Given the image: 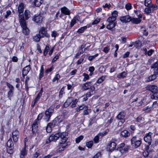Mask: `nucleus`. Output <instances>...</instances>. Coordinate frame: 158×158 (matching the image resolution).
I'll use <instances>...</instances> for the list:
<instances>
[{
    "label": "nucleus",
    "instance_id": "2f4dec72",
    "mask_svg": "<svg viewBox=\"0 0 158 158\" xmlns=\"http://www.w3.org/2000/svg\"><path fill=\"white\" fill-rule=\"evenodd\" d=\"M128 149V147H125L123 148H120L118 151L121 153H124V152H127Z\"/></svg>",
    "mask_w": 158,
    "mask_h": 158
},
{
    "label": "nucleus",
    "instance_id": "69168bd1",
    "mask_svg": "<svg viewBox=\"0 0 158 158\" xmlns=\"http://www.w3.org/2000/svg\"><path fill=\"white\" fill-rule=\"evenodd\" d=\"M154 52V51L153 50L151 49L148 51L147 53V54L149 56H150L152 55V53Z\"/></svg>",
    "mask_w": 158,
    "mask_h": 158
},
{
    "label": "nucleus",
    "instance_id": "8fccbe9b",
    "mask_svg": "<svg viewBox=\"0 0 158 158\" xmlns=\"http://www.w3.org/2000/svg\"><path fill=\"white\" fill-rule=\"evenodd\" d=\"M148 7L146 8L144 10V12L147 14L151 13L149 7Z\"/></svg>",
    "mask_w": 158,
    "mask_h": 158
},
{
    "label": "nucleus",
    "instance_id": "f03ea898",
    "mask_svg": "<svg viewBox=\"0 0 158 158\" xmlns=\"http://www.w3.org/2000/svg\"><path fill=\"white\" fill-rule=\"evenodd\" d=\"M19 22L22 28V32L25 35H27L29 33V30L27 26L26 22L24 19H23V16H20Z\"/></svg>",
    "mask_w": 158,
    "mask_h": 158
},
{
    "label": "nucleus",
    "instance_id": "a878e982",
    "mask_svg": "<svg viewBox=\"0 0 158 158\" xmlns=\"http://www.w3.org/2000/svg\"><path fill=\"white\" fill-rule=\"evenodd\" d=\"M109 23L107 26L106 27L109 29H111L114 28L115 26L114 23L109 22Z\"/></svg>",
    "mask_w": 158,
    "mask_h": 158
},
{
    "label": "nucleus",
    "instance_id": "052dcab7",
    "mask_svg": "<svg viewBox=\"0 0 158 158\" xmlns=\"http://www.w3.org/2000/svg\"><path fill=\"white\" fill-rule=\"evenodd\" d=\"M11 13V12L10 10H7L6 11V14L5 15V17L6 18H7L8 16L10 15Z\"/></svg>",
    "mask_w": 158,
    "mask_h": 158
},
{
    "label": "nucleus",
    "instance_id": "0eeeda50",
    "mask_svg": "<svg viewBox=\"0 0 158 158\" xmlns=\"http://www.w3.org/2000/svg\"><path fill=\"white\" fill-rule=\"evenodd\" d=\"M39 34H40V36L41 37H46L48 38L50 37L49 35L47 32L46 28L44 27H42L41 28L39 31Z\"/></svg>",
    "mask_w": 158,
    "mask_h": 158
},
{
    "label": "nucleus",
    "instance_id": "dca6fc26",
    "mask_svg": "<svg viewBox=\"0 0 158 158\" xmlns=\"http://www.w3.org/2000/svg\"><path fill=\"white\" fill-rule=\"evenodd\" d=\"M152 69H154V73L158 75V61L153 63L151 66Z\"/></svg>",
    "mask_w": 158,
    "mask_h": 158
},
{
    "label": "nucleus",
    "instance_id": "20e7f679",
    "mask_svg": "<svg viewBox=\"0 0 158 158\" xmlns=\"http://www.w3.org/2000/svg\"><path fill=\"white\" fill-rule=\"evenodd\" d=\"M94 83L92 81L87 82L86 83L84 84L82 86V88L84 90L90 89L91 91L93 92L95 89L94 86Z\"/></svg>",
    "mask_w": 158,
    "mask_h": 158
},
{
    "label": "nucleus",
    "instance_id": "0e129e2a",
    "mask_svg": "<svg viewBox=\"0 0 158 158\" xmlns=\"http://www.w3.org/2000/svg\"><path fill=\"white\" fill-rule=\"evenodd\" d=\"M39 155L40 153L37 152H36L35 154H34L32 158H37Z\"/></svg>",
    "mask_w": 158,
    "mask_h": 158
},
{
    "label": "nucleus",
    "instance_id": "c756f323",
    "mask_svg": "<svg viewBox=\"0 0 158 158\" xmlns=\"http://www.w3.org/2000/svg\"><path fill=\"white\" fill-rule=\"evenodd\" d=\"M148 146H147L145 149L146 150L144 151L143 153V156H144V157H147L149 155V152L148 151H147V150H148Z\"/></svg>",
    "mask_w": 158,
    "mask_h": 158
},
{
    "label": "nucleus",
    "instance_id": "58836bf2",
    "mask_svg": "<svg viewBox=\"0 0 158 158\" xmlns=\"http://www.w3.org/2000/svg\"><path fill=\"white\" fill-rule=\"evenodd\" d=\"M151 109V107L148 106L144 108L143 110L145 111V112H148L150 111Z\"/></svg>",
    "mask_w": 158,
    "mask_h": 158
},
{
    "label": "nucleus",
    "instance_id": "79ce46f5",
    "mask_svg": "<svg viewBox=\"0 0 158 158\" xmlns=\"http://www.w3.org/2000/svg\"><path fill=\"white\" fill-rule=\"evenodd\" d=\"M83 138V136L82 135L79 136L78 137L76 138V142L77 143H78L80 142L81 140Z\"/></svg>",
    "mask_w": 158,
    "mask_h": 158
},
{
    "label": "nucleus",
    "instance_id": "6e6d98bb",
    "mask_svg": "<svg viewBox=\"0 0 158 158\" xmlns=\"http://www.w3.org/2000/svg\"><path fill=\"white\" fill-rule=\"evenodd\" d=\"M46 131L47 132H51L52 131V128L47 125L46 128Z\"/></svg>",
    "mask_w": 158,
    "mask_h": 158
},
{
    "label": "nucleus",
    "instance_id": "e2e57ef3",
    "mask_svg": "<svg viewBox=\"0 0 158 158\" xmlns=\"http://www.w3.org/2000/svg\"><path fill=\"white\" fill-rule=\"evenodd\" d=\"M143 119L142 117L141 116L138 117L136 119V121L138 122H140Z\"/></svg>",
    "mask_w": 158,
    "mask_h": 158
},
{
    "label": "nucleus",
    "instance_id": "49530a36",
    "mask_svg": "<svg viewBox=\"0 0 158 158\" xmlns=\"http://www.w3.org/2000/svg\"><path fill=\"white\" fill-rule=\"evenodd\" d=\"M83 75L84 77V78L83 79V81H85L89 79V76L88 74L85 73H84Z\"/></svg>",
    "mask_w": 158,
    "mask_h": 158
},
{
    "label": "nucleus",
    "instance_id": "603ef678",
    "mask_svg": "<svg viewBox=\"0 0 158 158\" xmlns=\"http://www.w3.org/2000/svg\"><path fill=\"white\" fill-rule=\"evenodd\" d=\"M98 54L97 53L94 55L90 56H89V57L88 58V59L90 61L92 60L93 59L95 58L96 57L98 56Z\"/></svg>",
    "mask_w": 158,
    "mask_h": 158
},
{
    "label": "nucleus",
    "instance_id": "473e14b6",
    "mask_svg": "<svg viewBox=\"0 0 158 158\" xmlns=\"http://www.w3.org/2000/svg\"><path fill=\"white\" fill-rule=\"evenodd\" d=\"M56 123V120H53L52 122L49 123L48 125L52 128L55 127Z\"/></svg>",
    "mask_w": 158,
    "mask_h": 158
},
{
    "label": "nucleus",
    "instance_id": "2eb2a0df",
    "mask_svg": "<svg viewBox=\"0 0 158 158\" xmlns=\"http://www.w3.org/2000/svg\"><path fill=\"white\" fill-rule=\"evenodd\" d=\"M31 69L30 65H27L22 70V75L23 77L26 75Z\"/></svg>",
    "mask_w": 158,
    "mask_h": 158
},
{
    "label": "nucleus",
    "instance_id": "9b49d317",
    "mask_svg": "<svg viewBox=\"0 0 158 158\" xmlns=\"http://www.w3.org/2000/svg\"><path fill=\"white\" fill-rule=\"evenodd\" d=\"M32 131L33 134H35L38 131V124L36 120H35L31 126Z\"/></svg>",
    "mask_w": 158,
    "mask_h": 158
},
{
    "label": "nucleus",
    "instance_id": "3c124183",
    "mask_svg": "<svg viewBox=\"0 0 158 158\" xmlns=\"http://www.w3.org/2000/svg\"><path fill=\"white\" fill-rule=\"evenodd\" d=\"M60 77V76L59 74H57L56 75L55 77L52 79V81L53 82L55 81L56 80H58Z\"/></svg>",
    "mask_w": 158,
    "mask_h": 158
},
{
    "label": "nucleus",
    "instance_id": "412c9836",
    "mask_svg": "<svg viewBox=\"0 0 158 158\" xmlns=\"http://www.w3.org/2000/svg\"><path fill=\"white\" fill-rule=\"evenodd\" d=\"M91 112V109H89L87 106L85 107V108L83 112V115H88L89 113H90Z\"/></svg>",
    "mask_w": 158,
    "mask_h": 158
},
{
    "label": "nucleus",
    "instance_id": "a211bd4d",
    "mask_svg": "<svg viewBox=\"0 0 158 158\" xmlns=\"http://www.w3.org/2000/svg\"><path fill=\"white\" fill-rule=\"evenodd\" d=\"M73 100V98L69 97L64 104V106L65 107H68L72 102Z\"/></svg>",
    "mask_w": 158,
    "mask_h": 158
},
{
    "label": "nucleus",
    "instance_id": "a18cd8bd",
    "mask_svg": "<svg viewBox=\"0 0 158 158\" xmlns=\"http://www.w3.org/2000/svg\"><path fill=\"white\" fill-rule=\"evenodd\" d=\"M44 114L43 113H41L39 114L38 115L37 118L35 120H37V122H38V121L40 120L43 117V116H44Z\"/></svg>",
    "mask_w": 158,
    "mask_h": 158
},
{
    "label": "nucleus",
    "instance_id": "1a4fd4ad",
    "mask_svg": "<svg viewBox=\"0 0 158 158\" xmlns=\"http://www.w3.org/2000/svg\"><path fill=\"white\" fill-rule=\"evenodd\" d=\"M24 8V4L23 3H20L18 7V11L19 13V18L20 16H23V19H24V16L23 14Z\"/></svg>",
    "mask_w": 158,
    "mask_h": 158
},
{
    "label": "nucleus",
    "instance_id": "c85d7f7f",
    "mask_svg": "<svg viewBox=\"0 0 158 158\" xmlns=\"http://www.w3.org/2000/svg\"><path fill=\"white\" fill-rule=\"evenodd\" d=\"M126 75V73L125 72H123L121 73H119L117 76L118 78H123L125 77Z\"/></svg>",
    "mask_w": 158,
    "mask_h": 158
},
{
    "label": "nucleus",
    "instance_id": "de8ad7c7",
    "mask_svg": "<svg viewBox=\"0 0 158 158\" xmlns=\"http://www.w3.org/2000/svg\"><path fill=\"white\" fill-rule=\"evenodd\" d=\"M58 35V34L55 31H52L51 34V36L52 37H54V39H55L56 37Z\"/></svg>",
    "mask_w": 158,
    "mask_h": 158
},
{
    "label": "nucleus",
    "instance_id": "774afa93",
    "mask_svg": "<svg viewBox=\"0 0 158 158\" xmlns=\"http://www.w3.org/2000/svg\"><path fill=\"white\" fill-rule=\"evenodd\" d=\"M13 91L9 90L8 93V97H11L13 95Z\"/></svg>",
    "mask_w": 158,
    "mask_h": 158
},
{
    "label": "nucleus",
    "instance_id": "680f3d73",
    "mask_svg": "<svg viewBox=\"0 0 158 158\" xmlns=\"http://www.w3.org/2000/svg\"><path fill=\"white\" fill-rule=\"evenodd\" d=\"M59 58V56L58 55H56L53 58L52 60V62H54Z\"/></svg>",
    "mask_w": 158,
    "mask_h": 158
},
{
    "label": "nucleus",
    "instance_id": "393cba45",
    "mask_svg": "<svg viewBox=\"0 0 158 158\" xmlns=\"http://www.w3.org/2000/svg\"><path fill=\"white\" fill-rule=\"evenodd\" d=\"M42 38L40 36V34H38L36 35L33 37L34 40L36 42H38L40 40V39Z\"/></svg>",
    "mask_w": 158,
    "mask_h": 158
},
{
    "label": "nucleus",
    "instance_id": "39448f33",
    "mask_svg": "<svg viewBox=\"0 0 158 158\" xmlns=\"http://www.w3.org/2000/svg\"><path fill=\"white\" fill-rule=\"evenodd\" d=\"M131 144L132 146L135 148H137L139 147L141 144V141L140 139H137L136 136H134L131 139Z\"/></svg>",
    "mask_w": 158,
    "mask_h": 158
},
{
    "label": "nucleus",
    "instance_id": "7c9ffc66",
    "mask_svg": "<svg viewBox=\"0 0 158 158\" xmlns=\"http://www.w3.org/2000/svg\"><path fill=\"white\" fill-rule=\"evenodd\" d=\"M116 19V18L112 16L111 17H109L107 19V21L109 22L114 23V22Z\"/></svg>",
    "mask_w": 158,
    "mask_h": 158
},
{
    "label": "nucleus",
    "instance_id": "aec40b11",
    "mask_svg": "<svg viewBox=\"0 0 158 158\" xmlns=\"http://www.w3.org/2000/svg\"><path fill=\"white\" fill-rule=\"evenodd\" d=\"M121 135L125 138L128 137L130 135V133L126 130L122 131L120 133Z\"/></svg>",
    "mask_w": 158,
    "mask_h": 158
},
{
    "label": "nucleus",
    "instance_id": "864d4df0",
    "mask_svg": "<svg viewBox=\"0 0 158 158\" xmlns=\"http://www.w3.org/2000/svg\"><path fill=\"white\" fill-rule=\"evenodd\" d=\"M105 79V77L102 76L99 78L97 81V82L98 83H101Z\"/></svg>",
    "mask_w": 158,
    "mask_h": 158
},
{
    "label": "nucleus",
    "instance_id": "13d9d810",
    "mask_svg": "<svg viewBox=\"0 0 158 158\" xmlns=\"http://www.w3.org/2000/svg\"><path fill=\"white\" fill-rule=\"evenodd\" d=\"M26 154L25 148H23L21 151V155L24 156Z\"/></svg>",
    "mask_w": 158,
    "mask_h": 158
},
{
    "label": "nucleus",
    "instance_id": "cd10ccee",
    "mask_svg": "<svg viewBox=\"0 0 158 158\" xmlns=\"http://www.w3.org/2000/svg\"><path fill=\"white\" fill-rule=\"evenodd\" d=\"M151 12H153L157 9V6L156 5H152L149 6Z\"/></svg>",
    "mask_w": 158,
    "mask_h": 158
},
{
    "label": "nucleus",
    "instance_id": "a19ab883",
    "mask_svg": "<svg viewBox=\"0 0 158 158\" xmlns=\"http://www.w3.org/2000/svg\"><path fill=\"white\" fill-rule=\"evenodd\" d=\"M6 85L8 87L9 89V90L14 91V87L11 85L8 82H6Z\"/></svg>",
    "mask_w": 158,
    "mask_h": 158
},
{
    "label": "nucleus",
    "instance_id": "7ed1b4c3",
    "mask_svg": "<svg viewBox=\"0 0 158 158\" xmlns=\"http://www.w3.org/2000/svg\"><path fill=\"white\" fill-rule=\"evenodd\" d=\"M53 111L54 109L52 107H50L45 111V116L44 119L46 122H48L49 121Z\"/></svg>",
    "mask_w": 158,
    "mask_h": 158
},
{
    "label": "nucleus",
    "instance_id": "f8f14e48",
    "mask_svg": "<svg viewBox=\"0 0 158 158\" xmlns=\"http://www.w3.org/2000/svg\"><path fill=\"white\" fill-rule=\"evenodd\" d=\"M120 19L123 23H126L131 21V17L129 15H127L120 17Z\"/></svg>",
    "mask_w": 158,
    "mask_h": 158
},
{
    "label": "nucleus",
    "instance_id": "c9c22d12",
    "mask_svg": "<svg viewBox=\"0 0 158 158\" xmlns=\"http://www.w3.org/2000/svg\"><path fill=\"white\" fill-rule=\"evenodd\" d=\"M93 143V141H90L86 143V145L88 148H90L92 146Z\"/></svg>",
    "mask_w": 158,
    "mask_h": 158
},
{
    "label": "nucleus",
    "instance_id": "c03bdc74",
    "mask_svg": "<svg viewBox=\"0 0 158 158\" xmlns=\"http://www.w3.org/2000/svg\"><path fill=\"white\" fill-rule=\"evenodd\" d=\"M125 7L127 10H129L131 9V4L130 3H128L125 5Z\"/></svg>",
    "mask_w": 158,
    "mask_h": 158
},
{
    "label": "nucleus",
    "instance_id": "37998d69",
    "mask_svg": "<svg viewBox=\"0 0 158 158\" xmlns=\"http://www.w3.org/2000/svg\"><path fill=\"white\" fill-rule=\"evenodd\" d=\"M76 23V18H74L72 20L71 23H70V27H72L74 24H75Z\"/></svg>",
    "mask_w": 158,
    "mask_h": 158
},
{
    "label": "nucleus",
    "instance_id": "f704fd0d",
    "mask_svg": "<svg viewBox=\"0 0 158 158\" xmlns=\"http://www.w3.org/2000/svg\"><path fill=\"white\" fill-rule=\"evenodd\" d=\"M87 28L86 26H84L79 28L77 31L78 33H81L84 32V31Z\"/></svg>",
    "mask_w": 158,
    "mask_h": 158
},
{
    "label": "nucleus",
    "instance_id": "b1692460",
    "mask_svg": "<svg viewBox=\"0 0 158 158\" xmlns=\"http://www.w3.org/2000/svg\"><path fill=\"white\" fill-rule=\"evenodd\" d=\"M141 20L140 19H139L138 18H132L131 20V22L134 23L135 24H138L140 23Z\"/></svg>",
    "mask_w": 158,
    "mask_h": 158
},
{
    "label": "nucleus",
    "instance_id": "bb28decb",
    "mask_svg": "<svg viewBox=\"0 0 158 158\" xmlns=\"http://www.w3.org/2000/svg\"><path fill=\"white\" fill-rule=\"evenodd\" d=\"M7 145L8 147L9 148H12L13 147L14 144L12 140L10 138L8 140Z\"/></svg>",
    "mask_w": 158,
    "mask_h": 158
},
{
    "label": "nucleus",
    "instance_id": "ddd939ff",
    "mask_svg": "<svg viewBox=\"0 0 158 158\" xmlns=\"http://www.w3.org/2000/svg\"><path fill=\"white\" fill-rule=\"evenodd\" d=\"M19 132L17 130H15L13 131L12 133L13 140L14 142H16L18 140L19 137Z\"/></svg>",
    "mask_w": 158,
    "mask_h": 158
},
{
    "label": "nucleus",
    "instance_id": "f3484780",
    "mask_svg": "<svg viewBox=\"0 0 158 158\" xmlns=\"http://www.w3.org/2000/svg\"><path fill=\"white\" fill-rule=\"evenodd\" d=\"M61 12L65 15H69L70 14V11L65 6L61 7L60 9Z\"/></svg>",
    "mask_w": 158,
    "mask_h": 158
},
{
    "label": "nucleus",
    "instance_id": "e433bc0d",
    "mask_svg": "<svg viewBox=\"0 0 158 158\" xmlns=\"http://www.w3.org/2000/svg\"><path fill=\"white\" fill-rule=\"evenodd\" d=\"M151 3V0H145L144 2V5L146 6H149L151 5L150 4Z\"/></svg>",
    "mask_w": 158,
    "mask_h": 158
},
{
    "label": "nucleus",
    "instance_id": "5701e85b",
    "mask_svg": "<svg viewBox=\"0 0 158 158\" xmlns=\"http://www.w3.org/2000/svg\"><path fill=\"white\" fill-rule=\"evenodd\" d=\"M124 115L125 114L123 112H120L117 116V118L118 119H122L123 120V119L124 117Z\"/></svg>",
    "mask_w": 158,
    "mask_h": 158
},
{
    "label": "nucleus",
    "instance_id": "09e8293b",
    "mask_svg": "<svg viewBox=\"0 0 158 158\" xmlns=\"http://www.w3.org/2000/svg\"><path fill=\"white\" fill-rule=\"evenodd\" d=\"M13 148H9L7 149V152L10 154H11L13 152Z\"/></svg>",
    "mask_w": 158,
    "mask_h": 158
},
{
    "label": "nucleus",
    "instance_id": "f257e3e1",
    "mask_svg": "<svg viewBox=\"0 0 158 158\" xmlns=\"http://www.w3.org/2000/svg\"><path fill=\"white\" fill-rule=\"evenodd\" d=\"M68 135V133L66 132H63L61 133H56L55 135H52L50 136L49 138V142L47 141V143H48L52 141H56L59 137L61 139V141L60 142V144H64L65 143L67 140V136Z\"/></svg>",
    "mask_w": 158,
    "mask_h": 158
},
{
    "label": "nucleus",
    "instance_id": "5fc2aeb1",
    "mask_svg": "<svg viewBox=\"0 0 158 158\" xmlns=\"http://www.w3.org/2000/svg\"><path fill=\"white\" fill-rule=\"evenodd\" d=\"M98 135L96 136L94 139V142L95 143H98V142L99 139V137Z\"/></svg>",
    "mask_w": 158,
    "mask_h": 158
},
{
    "label": "nucleus",
    "instance_id": "4c0bfd02",
    "mask_svg": "<svg viewBox=\"0 0 158 158\" xmlns=\"http://www.w3.org/2000/svg\"><path fill=\"white\" fill-rule=\"evenodd\" d=\"M78 101V100L77 99H75L74 100H73L72 103L71 105V107L73 108L76 106V105L77 104Z\"/></svg>",
    "mask_w": 158,
    "mask_h": 158
},
{
    "label": "nucleus",
    "instance_id": "6e6552de",
    "mask_svg": "<svg viewBox=\"0 0 158 158\" xmlns=\"http://www.w3.org/2000/svg\"><path fill=\"white\" fill-rule=\"evenodd\" d=\"M152 134V133L151 132L146 133L143 138L144 141L148 143L149 145H150L151 143V135Z\"/></svg>",
    "mask_w": 158,
    "mask_h": 158
},
{
    "label": "nucleus",
    "instance_id": "6ab92c4d",
    "mask_svg": "<svg viewBox=\"0 0 158 158\" xmlns=\"http://www.w3.org/2000/svg\"><path fill=\"white\" fill-rule=\"evenodd\" d=\"M36 6L39 7L43 3V0H31Z\"/></svg>",
    "mask_w": 158,
    "mask_h": 158
},
{
    "label": "nucleus",
    "instance_id": "bf43d9fd",
    "mask_svg": "<svg viewBox=\"0 0 158 158\" xmlns=\"http://www.w3.org/2000/svg\"><path fill=\"white\" fill-rule=\"evenodd\" d=\"M112 16L116 17L118 16V12L116 11H114L112 13Z\"/></svg>",
    "mask_w": 158,
    "mask_h": 158
},
{
    "label": "nucleus",
    "instance_id": "4be33fe9",
    "mask_svg": "<svg viewBox=\"0 0 158 158\" xmlns=\"http://www.w3.org/2000/svg\"><path fill=\"white\" fill-rule=\"evenodd\" d=\"M24 14L26 20H27L31 16L30 12L29 10H25Z\"/></svg>",
    "mask_w": 158,
    "mask_h": 158
},
{
    "label": "nucleus",
    "instance_id": "72a5a7b5",
    "mask_svg": "<svg viewBox=\"0 0 158 158\" xmlns=\"http://www.w3.org/2000/svg\"><path fill=\"white\" fill-rule=\"evenodd\" d=\"M49 49V47L48 46L46 45L44 51L43 53L44 56H46L48 52Z\"/></svg>",
    "mask_w": 158,
    "mask_h": 158
},
{
    "label": "nucleus",
    "instance_id": "9d476101",
    "mask_svg": "<svg viewBox=\"0 0 158 158\" xmlns=\"http://www.w3.org/2000/svg\"><path fill=\"white\" fill-rule=\"evenodd\" d=\"M146 89L153 93L157 91V87L154 85H149L146 87Z\"/></svg>",
    "mask_w": 158,
    "mask_h": 158
},
{
    "label": "nucleus",
    "instance_id": "ea45409f",
    "mask_svg": "<svg viewBox=\"0 0 158 158\" xmlns=\"http://www.w3.org/2000/svg\"><path fill=\"white\" fill-rule=\"evenodd\" d=\"M109 131V130L108 129H107L105 131H103L102 132L98 134V135L102 136L104 135H106Z\"/></svg>",
    "mask_w": 158,
    "mask_h": 158
},
{
    "label": "nucleus",
    "instance_id": "423d86ee",
    "mask_svg": "<svg viewBox=\"0 0 158 158\" xmlns=\"http://www.w3.org/2000/svg\"><path fill=\"white\" fill-rule=\"evenodd\" d=\"M44 17L40 15L37 14L34 15L32 18V20L36 23H41L43 21Z\"/></svg>",
    "mask_w": 158,
    "mask_h": 158
},
{
    "label": "nucleus",
    "instance_id": "4d7b16f0",
    "mask_svg": "<svg viewBox=\"0 0 158 158\" xmlns=\"http://www.w3.org/2000/svg\"><path fill=\"white\" fill-rule=\"evenodd\" d=\"M100 19L97 18L94 20V21L92 23V25H94L98 23L100 21Z\"/></svg>",
    "mask_w": 158,
    "mask_h": 158
},
{
    "label": "nucleus",
    "instance_id": "4468645a",
    "mask_svg": "<svg viewBox=\"0 0 158 158\" xmlns=\"http://www.w3.org/2000/svg\"><path fill=\"white\" fill-rule=\"evenodd\" d=\"M116 145L115 142L110 141L107 145V147L110 151L112 152L115 148Z\"/></svg>",
    "mask_w": 158,
    "mask_h": 158
},
{
    "label": "nucleus",
    "instance_id": "338daca9",
    "mask_svg": "<svg viewBox=\"0 0 158 158\" xmlns=\"http://www.w3.org/2000/svg\"><path fill=\"white\" fill-rule=\"evenodd\" d=\"M12 60L14 62H17L18 60V58L15 56H14L12 57Z\"/></svg>",
    "mask_w": 158,
    "mask_h": 158
}]
</instances>
